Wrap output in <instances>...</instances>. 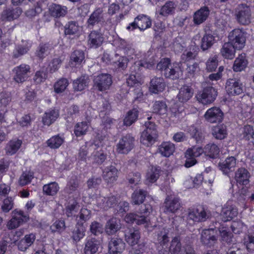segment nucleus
<instances>
[{"label":"nucleus","instance_id":"obj_45","mask_svg":"<svg viewBox=\"0 0 254 254\" xmlns=\"http://www.w3.org/2000/svg\"><path fill=\"white\" fill-rule=\"evenodd\" d=\"M215 42V37L210 33H206L201 41L200 47L204 51L210 48Z\"/></svg>","mask_w":254,"mask_h":254},{"label":"nucleus","instance_id":"obj_1","mask_svg":"<svg viewBox=\"0 0 254 254\" xmlns=\"http://www.w3.org/2000/svg\"><path fill=\"white\" fill-rule=\"evenodd\" d=\"M157 68L163 73L166 78L175 80L179 77L180 64L178 62L171 63L169 58L161 59L157 64Z\"/></svg>","mask_w":254,"mask_h":254},{"label":"nucleus","instance_id":"obj_15","mask_svg":"<svg viewBox=\"0 0 254 254\" xmlns=\"http://www.w3.org/2000/svg\"><path fill=\"white\" fill-rule=\"evenodd\" d=\"M181 207L180 199L178 197H173L167 196L164 201V212L166 213H175Z\"/></svg>","mask_w":254,"mask_h":254},{"label":"nucleus","instance_id":"obj_32","mask_svg":"<svg viewBox=\"0 0 254 254\" xmlns=\"http://www.w3.org/2000/svg\"><path fill=\"white\" fill-rule=\"evenodd\" d=\"M59 116V112L58 110L51 109L45 113L42 119L43 123L49 126L55 122Z\"/></svg>","mask_w":254,"mask_h":254},{"label":"nucleus","instance_id":"obj_47","mask_svg":"<svg viewBox=\"0 0 254 254\" xmlns=\"http://www.w3.org/2000/svg\"><path fill=\"white\" fill-rule=\"evenodd\" d=\"M138 117V111L133 109L129 110L124 119V125L127 127L130 126L136 122Z\"/></svg>","mask_w":254,"mask_h":254},{"label":"nucleus","instance_id":"obj_36","mask_svg":"<svg viewBox=\"0 0 254 254\" xmlns=\"http://www.w3.org/2000/svg\"><path fill=\"white\" fill-rule=\"evenodd\" d=\"M136 21H137L139 25V29L141 31L151 27L152 25V20L150 17L145 14H139L135 17Z\"/></svg>","mask_w":254,"mask_h":254},{"label":"nucleus","instance_id":"obj_16","mask_svg":"<svg viewBox=\"0 0 254 254\" xmlns=\"http://www.w3.org/2000/svg\"><path fill=\"white\" fill-rule=\"evenodd\" d=\"M126 244L122 239L112 238L109 243L108 249L110 254H121L125 250Z\"/></svg>","mask_w":254,"mask_h":254},{"label":"nucleus","instance_id":"obj_14","mask_svg":"<svg viewBox=\"0 0 254 254\" xmlns=\"http://www.w3.org/2000/svg\"><path fill=\"white\" fill-rule=\"evenodd\" d=\"M250 173L247 169L243 167L239 168L235 175L237 185L244 186L248 185L250 183Z\"/></svg>","mask_w":254,"mask_h":254},{"label":"nucleus","instance_id":"obj_50","mask_svg":"<svg viewBox=\"0 0 254 254\" xmlns=\"http://www.w3.org/2000/svg\"><path fill=\"white\" fill-rule=\"evenodd\" d=\"M237 215L238 210L232 206H227L222 209L223 219L225 222L231 221Z\"/></svg>","mask_w":254,"mask_h":254},{"label":"nucleus","instance_id":"obj_13","mask_svg":"<svg viewBox=\"0 0 254 254\" xmlns=\"http://www.w3.org/2000/svg\"><path fill=\"white\" fill-rule=\"evenodd\" d=\"M104 40L103 34L100 32L93 30L88 37V45L90 48L97 49L102 46Z\"/></svg>","mask_w":254,"mask_h":254},{"label":"nucleus","instance_id":"obj_55","mask_svg":"<svg viewBox=\"0 0 254 254\" xmlns=\"http://www.w3.org/2000/svg\"><path fill=\"white\" fill-rule=\"evenodd\" d=\"M79 27L77 23L73 21L68 22L64 27V32L65 35H73L77 33Z\"/></svg>","mask_w":254,"mask_h":254},{"label":"nucleus","instance_id":"obj_25","mask_svg":"<svg viewBox=\"0 0 254 254\" xmlns=\"http://www.w3.org/2000/svg\"><path fill=\"white\" fill-rule=\"evenodd\" d=\"M126 222L128 224L135 223L138 225L147 223V219L144 216H139L135 213L127 214L124 218Z\"/></svg>","mask_w":254,"mask_h":254},{"label":"nucleus","instance_id":"obj_49","mask_svg":"<svg viewBox=\"0 0 254 254\" xmlns=\"http://www.w3.org/2000/svg\"><path fill=\"white\" fill-rule=\"evenodd\" d=\"M204 152L210 158L216 159L219 156L220 149L219 147L214 144H208L204 148Z\"/></svg>","mask_w":254,"mask_h":254},{"label":"nucleus","instance_id":"obj_34","mask_svg":"<svg viewBox=\"0 0 254 254\" xmlns=\"http://www.w3.org/2000/svg\"><path fill=\"white\" fill-rule=\"evenodd\" d=\"M248 64V62L246 59V54H240L234 61L233 69L236 72L241 71L246 68Z\"/></svg>","mask_w":254,"mask_h":254},{"label":"nucleus","instance_id":"obj_27","mask_svg":"<svg viewBox=\"0 0 254 254\" xmlns=\"http://www.w3.org/2000/svg\"><path fill=\"white\" fill-rule=\"evenodd\" d=\"M177 4L173 1L168 0L161 6L159 14L162 17H167L169 15L174 14Z\"/></svg>","mask_w":254,"mask_h":254},{"label":"nucleus","instance_id":"obj_21","mask_svg":"<svg viewBox=\"0 0 254 254\" xmlns=\"http://www.w3.org/2000/svg\"><path fill=\"white\" fill-rule=\"evenodd\" d=\"M100 241L95 238H87L83 249L84 254H95L98 251Z\"/></svg>","mask_w":254,"mask_h":254},{"label":"nucleus","instance_id":"obj_17","mask_svg":"<svg viewBox=\"0 0 254 254\" xmlns=\"http://www.w3.org/2000/svg\"><path fill=\"white\" fill-rule=\"evenodd\" d=\"M140 238V233L138 229L132 227L127 229L125 231V241L130 246L136 245Z\"/></svg>","mask_w":254,"mask_h":254},{"label":"nucleus","instance_id":"obj_26","mask_svg":"<svg viewBox=\"0 0 254 254\" xmlns=\"http://www.w3.org/2000/svg\"><path fill=\"white\" fill-rule=\"evenodd\" d=\"M193 94L192 88L188 85H184L180 89L178 94V100L180 102L184 103L188 101Z\"/></svg>","mask_w":254,"mask_h":254},{"label":"nucleus","instance_id":"obj_20","mask_svg":"<svg viewBox=\"0 0 254 254\" xmlns=\"http://www.w3.org/2000/svg\"><path fill=\"white\" fill-rule=\"evenodd\" d=\"M207 214L203 208H191L189 209L188 218L194 222H203L206 220Z\"/></svg>","mask_w":254,"mask_h":254},{"label":"nucleus","instance_id":"obj_44","mask_svg":"<svg viewBox=\"0 0 254 254\" xmlns=\"http://www.w3.org/2000/svg\"><path fill=\"white\" fill-rule=\"evenodd\" d=\"M199 51V48L195 46L189 47V51H185L182 55V59L185 62H190L196 59Z\"/></svg>","mask_w":254,"mask_h":254},{"label":"nucleus","instance_id":"obj_19","mask_svg":"<svg viewBox=\"0 0 254 254\" xmlns=\"http://www.w3.org/2000/svg\"><path fill=\"white\" fill-rule=\"evenodd\" d=\"M118 202V198L115 195H111L107 197H100L97 199V204L100 208L107 210L108 208L116 206Z\"/></svg>","mask_w":254,"mask_h":254},{"label":"nucleus","instance_id":"obj_59","mask_svg":"<svg viewBox=\"0 0 254 254\" xmlns=\"http://www.w3.org/2000/svg\"><path fill=\"white\" fill-rule=\"evenodd\" d=\"M85 228L84 226H77L76 224L75 230L73 231L72 238L77 242L82 239L85 236Z\"/></svg>","mask_w":254,"mask_h":254},{"label":"nucleus","instance_id":"obj_10","mask_svg":"<svg viewBox=\"0 0 254 254\" xmlns=\"http://www.w3.org/2000/svg\"><path fill=\"white\" fill-rule=\"evenodd\" d=\"M225 88L227 93L230 96L239 95L243 92L242 83L235 78L228 79Z\"/></svg>","mask_w":254,"mask_h":254},{"label":"nucleus","instance_id":"obj_24","mask_svg":"<svg viewBox=\"0 0 254 254\" xmlns=\"http://www.w3.org/2000/svg\"><path fill=\"white\" fill-rule=\"evenodd\" d=\"M148 194V191L143 189H136L131 194V203L133 205L142 204Z\"/></svg>","mask_w":254,"mask_h":254},{"label":"nucleus","instance_id":"obj_8","mask_svg":"<svg viewBox=\"0 0 254 254\" xmlns=\"http://www.w3.org/2000/svg\"><path fill=\"white\" fill-rule=\"evenodd\" d=\"M13 80L18 83H22L28 78V73L30 72V67L26 64H21L15 67L13 69Z\"/></svg>","mask_w":254,"mask_h":254},{"label":"nucleus","instance_id":"obj_35","mask_svg":"<svg viewBox=\"0 0 254 254\" xmlns=\"http://www.w3.org/2000/svg\"><path fill=\"white\" fill-rule=\"evenodd\" d=\"M22 141L19 139L10 140L5 146V152L7 155L15 154L21 146Z\"/></svg>","mask_w":254,"mask_h":254},{"label":"nucleus","instance_id":"obj_42","mask_svg":"<svg viewBox=\"0 0 254 254\" xmlns=\"http://www.w3.org/2000/svg\"><path fill=\"white\" fill-rule=\"evenodd\" d=\"M22 13L20 8L17 7L15 9L8 8L4 10L2 13V18L7 21H11L17 18Z\"/></svg>","mask_w":254,"mask_h":254},{"label":"nucleus","instance_id":"obj_6","mask_svg":"<svg viewBox=\"0 0 254 254\" xmlns=\"http://www.w3.org/2000/svg\"><path fill=\"white\" fill-rule=\"evenodd\" d=\"M235 17L241 25H248L251 22L252 13L250 7L246 4L238 6L235 11Z\"/></svg>","mask_w":254,"mask_h":254},{"label":"nucleus","instance_id":"obj_4","mask_svg":"<svg viewBox=\"0 0 254 254\" xmlns=\"http://www.w3.org/2000/svg\"><path fill=\"white\" fill-rule=\"evenodd\" d=\"M134 137L130 133L123 135L116 145L115 150L119 154L127 155L134 147Z\"/></svg>","mask_w":254,"mask_h":254},{"label":"nucleus","instance_id":"obj_53","mask_svg":"<svg viewBox=\"0 0 254 254\" xmlns=\"http://www.w3.org/2000/svg\"><path fill=\"white\" fill-rule=\"evenodd\" d=\"M88 125L86 122L77 123L74 129V133L76 137H80L85 135L88 129Z\"/></svg>","mask_w":254,"mask_h":254},{"label":"nucleus","instance_id":"obj_51","mask_svg":"<svg viewBox=\"0 0 254 254\" xmlns=\"http://www.w3.org/2000/svg\"><path fill=\"white\" fill-rule=\"evenodd\" d=\"M69 84V82L66 78L62 77L58 80L54 85V90L57 94L64 92Z\"/></svg>","mask_w":254,"mask_h":254},{"label":"nucleus","instance_id":"obj_54","mask_svg":"<svg viewBox=\"0 0 254 254\" xmlns=\"http://www.w3.org/2000/svg\"><path fill=\"white\" fill-rule=\"evenodd\" d=\"M64 142V139L60 136L59 135H56L52 136L48 139L46 143L48 147L51 149L59 148Z\"/></svg>","mask_w":254,"mask_h":254},{"label":"nucleus","instance_id":"obj_30","mask_svg":"<svg viewBox=\"0 0 254 254\" xmlns=\"http://www.w3.org/2000/svg\"><path fill=\"white\" fill-rule=\"evenodd\" d=\"M242 135L243 139L248 142V145L254 147V129L252 126H244Z\"/></svg>","mask_w":254,"mask_h":254},{"label":"nucleus","instance_id":"obj_52","mask_svg":"<svg viewBox=\"0 0 254 254\" xmlns=\"http://www.w3.org/2000/svg\"><path fill=\"white\" fill-rule=\"evenodd\" d=\"M218 56L216 55L211 56L205 63L206 70L207 72L215 71L218 66Z\"/></svg>","mask_w":254,"mask_h":254},{"label":"nucleus","instance_id":"obj_43","mask_svg":"<svg viewBox=\"0 0 254 254\" xmlns=\"http://www.w3.org/2000/svg\"><path fill=\"white\" fill-rule=\"evenodd\" d=\"M189 132L197 143L202 142L204 139V135L200 127L192 125L189 128Z\"/></svg>","mask_w":254,"mask_h":254},{"label":"nucleus","instance_id":"obj_38","mask_svg":"<svg viewBox=\"0 0 254 254\" xmlns=\"http://www.w3.org/2000/svg\"><path fill=\"white\" fill-rule=\"evenodd\" d=\"M60 190V186L58 183L51 182L43 186V193L47 196H56Z\"/></svg>","mask_w":254,"mask_h":254},{"label":"nucleus","instance_id":"obj_7","mask_svg":"<svg viewBox=\"0 0 254 254\" xmlns=\"http://www.w3.org/2000/svg\"><path fill=\"white\" fill-rule=\"evenodd\" d=\"M94 86L99 91L109 89L113 83L112 77L108 73H101L94 77Z\"/></svg>","mask_w":254,"mask_h":254},{"label":"nucleus","instance_id":"obj_2","mask_svg":"<svg viewBox=\"0 0 254 254\" xmlns=\"http://www.w3.org/2000/svg\"><path fill=\"white\" fill-rule=\"evenodd\" d=\"M169 232L163 228L157 234V241L159 244L166 251H169L172 254H179L181 249V244L179 239L175 237L172 240L170 247L169 246Z\"/></svg>","mask_w":254,"mask_h":254},{"label":"nucleus","instance_id":"obj_48","mask_svg":"<svg viewBox=\"0 0 254 254\" xmlns=\"http://www.w3.org/2000/svg\"><path fill=\"white\" fill-rule=\"evenodd\" d=\"M161 169L159 166L152 167L146 174V181L149 183H155L160 176Z\"/></svg>","mask_w":254,"mask_h":254},{"label":"nucleus","instance_id":"obj_46","mask_svg":"<svg viewBox=\"0 0 254 254\" xmlns=\"http://www.w3.org/2000/svg\"><path fill=\"white\" fill-rule=\"evenodd\" d=\"M212 134L217 139L222 140L224 139L227 135L226 127L223 125L214 127L212 129Z\"/></svg>","mask_w":254,"mask_h":254},{"label":"nucleus","instance_id":"obj_61","mask_svg":"<svg viewBox=\"0 0 254 254\" xmlns=\"http://www.w3.org/2000/svg\"><path fill=\"white\" fill-rule=\"evenodd\" d=\"M107 159V153L101 149L94 152L93 155V162L98 165L103 164Z\"/></svg>","mask_w":254,"mask_h":254},{"label":"nucleus","instance_id":"obj_37","mask_svg":"<svg viewBox=\"0 0 254 254\" xmlns=\"http://www.w3.org/2000/svg\"><path fill=\"white\" fill-rule=\"evenodd\" d=\"M157 137L158 134L143 131L141 134L140 141L142 144L150 146L155 142Z\"/></svg>","mask_w":254,"mask_h":254},{"label":"nucleus","instance_id":"obj_33","mask_svg":"<svg viewBox=\"0 0 254 254\" xmlns=\"http://www.w3.org/2000/svg\"><path fill=\"white\" fill-rule=\"evenodd\" d=\"M49 12L51 16L58 18L64 16L67 12L66 6L56 3H52L49 7Z\"/></svg>","mask_w":254,"mask_h":254},{"label":"nucleus","instance_id":"obj_39","mask_svg":"<svg viewBox=\"0 0 254 254\" xmlns=\"http://www.w3.org/2000/svg\"><path fill=\"white\" fill-rule=\"evenodd\" d=\"M120 220L116 218H112L107 222L105 226L106 233L109 235L115 234L120 229L119 226Z\"/></svg>","mask_w":254,"mask_h":254},{"label":"nucleus","instance_id":"obj_12","mask_svg":"<svg viewBox=\"0 0 254 254\" xmlns=\"http://www.w3.org/2000/svg\"><path fill=\"white\" fill-rule=\"evenodd\" d=\"M223 116V113L219 108L213 107L208 109L204 116L207 122L216 123L221 122Z\"/></svg>","mask_w":254,"mask_h":254},{"label":"nucleus","instance_id":"obj_58","mask_svg":"<svg viewBox=\"0 0 254 254\" xmlns=\"http://www.w3.org/2000/svg\"><path fill=\"white\" fill-rule=\"evenodd\" d=\"M126 179L129 185L136 186L141 181V174L137 172H130L127 174Z\"/></svg>","mask_w":254,"mask_h":254},{"label":"nucleus","instance_id":"obj_40","mask_svg":"<svg viewBox=\"0 0 254 254\" xmlns=\"http://www.w3.org/2000/svg\"><path fill=\"white\" fill-rule=\"evenodd\" d=\"M152 109L153 113L164 116L167 115L168 107L164 101H155L153 104Z\"/></svg>","mask_w":254,"mask_h":254},{"label":"nucleus","instance_id":"obj_31","mask_svg":"<svg viewBox=\"0 0 254 254\" xmlns=\"http://www.w3.org/2000/svg\"><path fill=\"white\" fill-rule=\"evenodd\" d=\"M236 50L230 43L225 42L221 49L220 53L224 58L232 60L235 57Z\"/></svg>","mask_w":254,"mask_h":254},{"label":"nucleus","instance_id":"obj_11","mask_svg":"<svg viewBox=\"0 0 254 254\" xmlns=\"http://www.w3.org/2000/svg\"><path fill=\"white\" fill-rule=\"evenodd\" d=\"M216 230L214 228L204 229L201 235V242L208 247L212 246L217 241Z\"/></svg>","mask_w":254,"mask_h":254},{"label":"nucleus","instance_id":"obj_60","mask_svg":"<svg viewBox=\"0 0 254 254\" xmlns=\"http://www.w3.org/2000/svg\"><path fill=\"white\" fill-rule=\"evenodd\" d=\"M78 204L77 200L75 198H73L69 200L65 205V214L68 217L72 216L73 212L77 207Z\"/></svg>","mask_w":254,"mask_h":254},{"label":"nucleus","instance_id":"obj_41","mask_svg":"<svg viewBox=\"0 0 254 254\" xmlns=\"http://www.w3.org/2000/svg\"><path fill=\"white\" fill-rule=\"evenodd\" d=\"M51 48V45L49 43H40L36 51V56L40 60H43L50 53Z\"/></svg>","mask_w":254,"mask_h":254},{"label":"nucleus","instance_id":"obj_64","mask_svg":"<svg viewBox=\"0 0 254 254\" xmlns=\"http://www.w3.org/2000/svg\"><path fill=\"white\" fill-rule=\"evenodd\" d=\"M219 231L222 241L227 244L231 243L233 236L232 233L223 226L219 228Z\"/></svg>","mask_w":254,"mask_h":254},{"label":"nucleus","instance_id":"obj_56","mask_svg":"<svg viewBox=\"0 0 254 254\" xmlns=\"http://www.w3.org/2000/svg\"><path fill=\"white\" fill-rule=\"evenodd\" d=\"M90 217V210L86 208H81L79 213V218L77 221V226H84V223L89 220Z\"/></svg>","mask_w":254,"mask_h":254},{"label":"nucleus","instance_id":"obj_9","mask_svg":"<svg viewBox=\"0 0 254 254\" xmlns=\"http://www.w3.org/2000/svg\"><path fill=\"white\" fill-rule=\"evenodd\" d=\"M217 96V90L212 86L205 87L201 94H198V100L203 104L212 103Z\"/></svg>","mask_w":254,"mask_h":254},{"label":"nucleus","instance_id":"obj_29","mask_svg":"<svg viewBox=\"0 0 254 254\" xmlns=\"http://www.w3.org/2000/svg\"><path fill=\"white\" fill-rule=\"evenodd\" d=\"M236 165V159L233 156L227 157L224 161L219 164L220 169L226 174H228L234 170Z\"/></svg>","mask_w":254,"mask_h":254},{"label":"nucleus","instance_id":"obj_22","mask_svg":"<svg viewBox=\"0 0 254 254\" xmlns=\"http://www.w3.org/2000/svg\"><path fill=\"white\" fill-rule=\"evenodd\" d=\"M166 87L164 79L162 77H155L150 82L149 91L154 94L163 92Z\"/></svg>","mask_w":254,"mask_h":254},{"label":"nucleus","instance_id":"obj_63","mask_svg":"<svg viewBox=\"0 0 254 254\" xmlns=\"http://www.w3.org/2000/svg\"><path fill=\"white\" fill-rule=\"evenodd\" d=\"M65 222L62 219L57 220L50 226V229L53 233L58 232L60 233L65 229Z\"/></svg>","mask_w":254,"mask_h":254},{"label":"nucleus","instance_id":"obj_28","mask_svg":"<svg viewBox=\"0 0 254 254\" xmlns=\"http://www.w3.org/2000/svg\"><path fill=\"white\" fill-rule=\"evenodd\" d=\"M175 145L170 141H163L158 146V151L162 156L169 157L175 151Z\"/></svg>","mask_w":254,"mask_h":254},{"label":"nucleus","instance_id":"obj_57","mask_svg":"<svg viewBox=\"0 0 254 254\" xmlns=\"http://www.w3.org/2000/svg\"><path fill=\"white\" fill-rule=\"evenodd\" d=\"M88 82L84 76H81L73 82V87L75 91H82L88 86Z\"/></svg>","mask_w":254,"mask_h":254},{"label":"nucleus","instance_id":"obj_23","mask_svg":"<svg viewBox=\"0 0 254 254\" xmlns=\"http://www.w3.org/2000/svg\"><path fill=\"white\" fill-rule=\"evenodd\" d=\"M118 173V171L117 168L113 165H110L103 170L102 176L108 183H112L117 180Z\"/></svg>","mask_w":254,"mask_h":254},{"label":"nucleus","instance_id":"obj_18","mask_svg":"<svg viewBox=\"0 0 254 254\" xmlns=\"http://www.w3.org/2000/svg\"><path fill=\"white\" fill-rule=\"evenodd\" d=\"M210 14V10L206 6L201 7L193 14V22L194 25H199L205 22Z\"/></svg>","mask_w":254,"mask_h":254},{"label":"nucleus","instance_id":"obj_62","mask_svg":"<svg viewBox=\"0 0 254 254\" xmlns=\"http://www.w3.org/2000/svg\"><path fill=\"white\" fill-rule=\"evenodd\" d=\"M84 58V53L82 50H75L70 56V61L76 64H80Z\"/></svg>","mask_w":254,"mask_h":254},{"label":"nucleus","instance_id":"obj_3","mask_svg":"<svg viewBox=\"0 0 254 254\" xmlns=\"http://www.w3.org/2000/svg\"><path fill=\"white\" fill-rule=\"evenodd\" d=\"M11 216V219L7 224V227L9 230L15 229L29 220L28 213L17 208L12 211Z\"/></svg>","mask_w":254,"mask_h":254},{"label":"nucleus","instance_id":"obj_5","mask_svg":"<svg viewBox=\"0 0 254 254\" xmlns=\"http://www.w3.org/2000/svg\"><path fill=\"white\" fill-rule=\"evenodd\" d=\"M228 42L235 49L242 50L245 46L246 41V32L240 28H236L231 31L228 36Z\"/></svg>","mask_w":254,"mask_h":254}]
</instances>
